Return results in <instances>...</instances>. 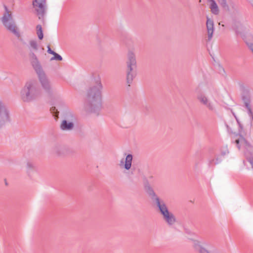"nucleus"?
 I'll return each mask as SVG.
<instances>
[{
	"instance_id": "obj_22",
	"label": "nucleus",
	"mask_w": 253,
	"mask_h": 253,
	"mask_svg": "<svg viewBox=\"0 0 253 253\" xmlns=\"http://www.w3.org/2000/svg\"><path fill=\"white\" fill-rule=\"evenodd\" d=\"M27 172L28 174L31 176V172L34 169L35 167L34 164L30 162L27 163L26 164Z\"/></svg>"
},
{
	"instance_id": "obj_4",
	"label": "nucleus",
	"mask_w": 253,
	"mask_h": 253,
	"mask_svg": "<svg viewBox=\"0 0 253 253\" xmlns=\"http://www.w3.org/2000/svg\"><path fill=\"white\" fill-rule=\"evenodd\" d=\"M126 64V81L127 84L130 86L136 76V60L133 52L129 51L128 52Z\"/></svg>"
},
{
	"instance_id": "obj_2",
	"label": "nucleus",
	"mask_w": 253,
	"mask_h": 253,
	"mask_svg": "<svg viewBox=\"0 0 253 253\" xmlns=\"http://www.w3.org/2000/svg\"><path fill=\"white\" fill-rule=\"evenodd\" d=\"M21 97L24 102H30L41 95V90L36 80L28 81L20 91Z\"/></svg>"
},
{
	"instance_id": "obj_5",
	"label": "nucleus",
	"mask_w": 253,
	"mask_h": 253,
	"mask_svg": "<svg viewBox=\"0 0 253 253\" xmlns=\"http://www.w3.org/2000/svg\"><path fill=\"white\" fill-rule=\"evenodd\" d=\"M4 8L5 12L2 18V23L8 30L16 36L19 35L11 13H10L6 6H4Z\"/></svg>"
},
{
	"instance_id": "obj_18",
	"label": "nucleus",
	"mask_w": 253,
	"mask_h": 253,
	"mask_svg": "<svg viewBox=\"0 0 253 253\" xmlns=\"http://www.w3.org/2000/svg\"><path fill=\"white\" fill-rule=\"evenodd\" d=\"M28 47L29 50L30 51V53L29 54V57H30V60H31V57L30 54L31 53H33V51H36L39 49V46L37 43V42L36 40H30L29 42V44L28 45Z\"/></svg>"
},
{
	"instance_id": "obj_25",
	"label": "nucleus",
	"mask_w": 253,
	"mask_h": 253,
	"mask_svg": "<svg viewBox=\"0 0 253 253\" xmlns=\"http://www.w3.org/2000/svg\"><path fill=\"white\" fill-rule=\"evenodd\" d=\"M51 113L53 114V115L55 117H58V113L57 110L56 109L55 107H52L50 108Z\"/></svg>"
},
{
	"instance_id": "obj_11",
	"label": "nucleus",
	"mask_w": 253,
	"mask_h": 253,
	"mask_svg": "<svg viewBox=\"0 0 253 253\" xmlns=\"http://www.w3.org/2000/svg\"><path fill=\"white\" fill-rule=\"evenodd\" d=\"M9 121L8 111L4 104L0 101V126Z\"/></svg>"
},
{
	"instance_id": "obj_26",
	"label": "nucleus",
	"mask_w": 253,
	"mask_h": 253,
	"mask_svg": "<svg viewBox=\"0 0 253 253\" xmlns=\"http://www.w3.org/2000/svg\"><path fill=\"white\" fill-rule=\"evenodd\" d=\"M219 162V161L218 160V158H216L215 160L213 159L210 161V165H215L217 164H218Z\"/></svg>"
},
{
	"instance_id": "obj_24",
	"label": "nucleus",
	"mask_w": 253,
	"mask_h": 253,
	"mask_svg": "<svg viewBox=\"0 0 253 253\" xmlns=\"http://www.w3.org/2000/svg\"><path fill=\"white\" fill-rule=\"evenodd\" d=\"M54 56L51 57V60H58V61H61L62 60V57L57 54V53L55 52V53L53 54Z\"/></svg>"
},
{
	"instance_id": "obj_9",
	"label": "nucleus",
	"mask_w": 253,
	"mask_h": 253,
	"mask_svg": "<svg viewBox=\"0 0 253 253\" xmlns=\"http://www.w3.org/2000/svg\"><path fill=\"white\" fill-rule=\"evenodd\" d=\"M75 120V117L72 114L67 115L66 119L62 121L60 125V128L63 130H72L74 127Z\"/></svg>"
},
{
	"instance_id": "obj_21",
	"label": "nucleus",
	"mask_w": 253,
	"mask_h": 253,
	"mask_svg": "<svg viewBox=\"0 0 253 253\" xmlns=\"http://www.w3.org/2000/svg\"><path fill=\"white\" fill-rule=\"evenodd\" d=\"M147 193L149 194V195L151 197L152 200L153 202H156L157 199H160L156 194L155 192L153 191L152 189L151 188H149L147 191Z\"/></svg>"
},
{
	"instance_id": "obj_29",
	"label": "nucleus",
	"mask_w": 253,
	"mask_h": 253,
	"mask_svg": "<svg viewBox=\"0 0 253 253\" xmlns=\"http://www.w3.org/2000/svg\"><path fill=\"white\" fill-rule=\"evenodd\" d=\"M250 0V1H252V0Z\"/></svg>"
},
{
	"instance_id": "obj_10",
	"label": "nucleus",
	"mask_w": 253,
	"mask_h": 253,
	"mask_svg": "<svg viewBox=\"0 0 253 253\" xmlns=\"http://www.w3.org/2000/svg\"><path fill=\"white\" fill-rule=\"evenodd\" d=\"M207 244L204 241L194 240L193 246L195 250L199 253H217L214 250H208L206 249Z\"/></svg>"
},
{
	"instance_id": "obj_1",
	"label": "nucleus",
	"mask_w": 253,
	"mask_h": 253,
	"mask_svg": "<svg viewBox=\"0 0 253 253\" xmlns=\"http://www.w3.org/2000/svg\"><path fill=\"white\" fill-rule=\"evenodd\" d=\"M102 85L100 81H98L95 84L90 87L87 91L85 110L88 112H95L102 107L101 90Z\"/></svg>"
},
{
	"instance_id": "obj_7",
	"label": "nucleus",
	"mask_w": 253,
	"mask_h": 253,
	"mask_svg": "<svg viewBox=\"0 0 253 253\" xmlns=\"http://www.w3.org/2000/svg\"><path fill=\"white\" fill-rule=\"evenodd\" d=\"M235 143L238 149L240 148L241 146H243L246 149V151L245 152V155L248 159V161L251 164L253 168V157H249V153L253 152V147H252L243 137H240V138L236 139Z\"/></svg>"
},
{
	"instance_id": "obj_27",
	"label": "nucleus",
	"mask_w": 253,
	"mask_h": 253,
	"mask_svg": "<svg viewBox=\"0 0 253 253\" xmlns=\"http://www.w3.org/2000/svg\"><path fill=\"white\" fill-rule=\"evenodd\" d=\"M248 46L249 49L252 51L253 53V43H248Z\"/></svg>"
},
{
	"instance_id": "obj_6",
	"label": "nucleus",
	"mask_w": 253,
	"mask_h": 253,
	"mask_svg": "<svg viewBox=\"0 0 253 253\" xmlns=\"http://www.w3.org/2000/svg\"><path fill=\"white\" fill-rule=\"evenodd\" d=\"M33 6L39 19H43L46 12L45 0H33Z\"/></svg>"
},
{
	"instance_id": "obj_13",
	"label": "nucleus",
	"mask_w": 253,
	"mask_h": 253,
	"mask_svg": "<svg viewBox=\"0 0 253 253\" xmlns=\"http://www.w3.org/2000/svg\"><path fill=\"white\" fill-rule=\"evenodd\" d=\"M197 99L201 104L205 105L209 110L212 111L215 110L213 104L205 94L200 93L197 96Z\"/></svg>"
},
{
	"instance_id": "obj_20",
	"label": "nucleus",
	"mask_w": 253,
	"mask_h": 253,
	"mask_svg": "<svg viewBox=\"0 0 253 253\" xmlns=\"http://www.w3.org/2000/svg\"><path fill=\"white\" fill-rule=\"evenodd\" d=\"M53 152L58 156L62 155L63 154L64 148L60 145H55L53 148Z\"/></svg>"
},
{
	"instance_id": "obj_12",
	"label": "nucleus",
	"mask_w": 253,
	"mask_h": 253,
	"mask_svg": "<svg viewBox=\"0 0 253 253\" xmlns=\"http://www.w3.org/2000/svg\"><path fill=\"white\" fill-rule=\"evenodd\" d=\"M133 157L131 154H128L126 158H123L120 161L119 166L122 169L128 170L130 169L132 165Z\"/></svg>"
},
{
	"instance_id": "obj_28",
	"label": "nucleus",
	"mask_w": 253,
	"mask_h": 253,
	"mask_svg": "<svg viewBox=\"0 0 253 253\" xmlns=\"http://www.w3.org/2000/svg\"><path fill=\"white\" fill-rule=\"evenodd\" d=\"M48 49H47V52L49 54H52L53 55L55 52L53 51V50H52L51 49V48H50L49 46H48Z\"/></svg>"
},
{
	"instance_id": "obj_17",
	"label": "nucleus",
	"mask_w": 253,
	"mask_h": 253,
	"mask_svg": "<svg viewBox=\"0 0 253 253\" xmlns=\"http://www.w3.org/2000/svg\"><path fill=\"white\" fill-rule=\"evenodd\" d=\"M209 8L211 9V13L214 15L219 14V8L214 0H207Z\"/></svg>"
},
{
	"instance_id": "obj_23",
	"label": "nucleus",
	"mask_w": 253,
	"mask_h": 253,
	"mask_svg": "<svg viewBox=\"0 0 253 253\" xmlns=\"http://www.w3.org/2000/svg\"><path fill=\"white\" fill-rule=\"evenodd\" d=\"M37 29V34L38 36V38L40 40H42L43 39V33L42 27L41 25H38L36 27Z\"/></svg>"
},
{
	"instance_id": "obj_8",
	"label": "nucleus",
	"mask_w": 253,
	"mask_h": 253,
	"mask_svg": "<svg viewBox=\"0 0 253 253\" xmlns=\"http://www.w3.org/2000/svg\"><path fill=\"white\" fill-rule=\"evenodd\" d=\"M217 1L221 7L231 14L236 15L239 13V8L234 2L230 1L228 4L226 0H217Z\"/></svg>"
},
{
	"instance_id": "obj_14",
	"label": "nucleus",
	"mask_w": 253,
	"mask_h": 253,
	"mask_svg": "<svg viewBox=\"0 0 253 253\" xmlns=\"http://www.w3.org/2000/svg\"><path fill=\"white\" fill-rule=\"evenodd\" d=\"M155 203H156L157 207L158 208L162 215H163L169 211L164 200L161 199H157L156 202Z\"/></svg>"
},
{
	"instance_id": "obj_15",
	"label": "nucleus",
	"mask_w": 253,
	"mask_h": 253,
	"mask_svg": "<svg viewBox=\"0 0 253 253\" xmlns=\"http://www.w3.org/2000/svg\"><path fill=\"white\" fill-rule=\"evenodd\" d=\"M162 216L163 220L169 226H172L176 222V218L174 215L170 211Z\"/></svg>"
},
{
	"instance_id": "obj_19",
	"label": "nucleus",
	"mask_w": 253,
	"mask_h": 253,
	"mask_svg": "<svg viewBox=\"0 0 253 253\" xmlns=\"http://www.w3.org/2000/svg\"><path fill=\"white\" fill-rule=\"evenodd\" d=\"M245 26L241 23H237L234 26V29L237 34H241L245 31Z\"/></svg>"
},
{
	"instance_id": "obj_16",
	"label": "nucleus",
	"mask_w": 253,
	"mask_h": 253,
	"mask_svg": "<svg viewBox=\"0 0 253 253\" xmlns=\"http://www.w3.org/2000/svg\"><path fill=\"white\" fill-rule=\"evenodd\" d=\"M206 26L208 31V40L210 41L212 37L214 31L213 21L209 17L207 18Z\"/></svg>"
},
{
	"instance_id": "obj_3",
	"label": "nucleus",
	"mask_w": 253,
	"mask_h": 253,
	"mask_svg": "<svg viewBox=\"0 0 253 253\" xmlns=\"http://www.w3.org/2000/svg\"><path fill=\"white\" fill-rule=\"evenodd\" d=\"M30 63L38 75L39 81L43 89L47 93H50L52 91V88L50 82L47 78L35 54H30Z\"/></svg>"
}]
</instances>
